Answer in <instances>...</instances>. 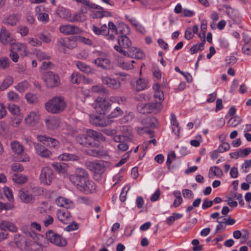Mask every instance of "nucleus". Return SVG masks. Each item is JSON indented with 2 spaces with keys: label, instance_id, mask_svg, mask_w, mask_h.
Listing matches in <instances>:
<instances>
[{
  "label": "nucleus",
  "instance_id": "f257e3e1",
  "mask_svg": "<svg viewBox=\"0 0 251 251\" xmlns=\"http://www.w3.org/2000/svg\"><path fill=\"white\" fill-rule=\"evenodd\" d=\"M36 237L34 231H29L23 234H16L14 236V243L16 246L23 251H30L32 239Z\"/></svg>",
  "mask_w": 251,
  "mask_h": 251
},
{
  "label": "nucleus",
  "instance_id": "f03ea898",
  "mask_svg": "<svg viewBox=\"0 0 251 251\" xmlns=\"http://www.w3.org/2000/svg\"><path fill=\"white\" fill-rule=\"evenodd\" d=\"M46 110L50 113L58 114L65 108L66 104L63 97L56 96L49 100L45 104Z\"/></svg>",
  "mask_w": 251,
  "mask_h": 251
},
{
  "label": "nucleus",
  "instance_id": "7ed1b4c3",
  "mask_svg": "<svg viewBox=\"0 0 251 251\" xmlns=\"http://www.w3.org/2000/svg\"><path fill=\"white\" fill-rule=\"evenodd\" d=\"M163 106L160 102H150L148 103H139L137 105L138 111L143 114L159 112Z\"/></svg>",
  "mask_w": 251,
  "mask_h": 251
},
{
  "label": "nucleus",
  "instance_id": "20e7f679",
  "mask_svg": "<svg viewBox=\"0 0 251 251\" xmlns=\"http://www.w3.org/2000/svg\"><path fill=\"white\" fill-rule=\"evenodd\" d=\"M88 177V173L84 169L77 168L75 170V174L69 176V179L77 187Z\"/></svg>",
  "mask_w": 251,
  "mask_h": 251
},
{
  "label": "nucleus",
  "instance_id": "39448f33",
  "mask_svg": "<svg viewBox=\"0 0 251 251\" xmlns=\"http://www.w3.org/2000/svg\"><path fill=\"white\" fill-rule=\"evenodd\" d=\"M108 26L107 28L108 32H107L106 36H107V39L109 40H114L115 38V35L118 34V31L122 34H124V32L126 33L129 31L128 27L126 25H122L117 27L112 22L108 23Z\"/></svg>",
  "mask_w": 251,
  "mask_h": 251
},
{
  "label": "nucleus",
  "instance_id": "423d86ee",
  "mask_svg": "<svg viewBox=\"0 0 251 251\" xmlns=\"http://www.w3.org/2000/svg\"><path fill=\"white\" fill-rule=\"evenodd\" d=\"M93 106L97 113L104 115L109 111L111 104L105 98L98 97Z\"/></svg>",
  "mask_w": 251,
  "mask_h": 251
},
{
  "label": "nucleus",
  "instance_id": "0eeeda50",
  "mask_svg": "<svg viewBox=\"0 0 251 251\" xmlns=\"http://www.w3.org/2000/svg\"><path fill=\"white\" fill-rule=\"evenodd\" d=\"M55 177V175L51 168L49 167H43L40 175V180L45 185H50Z\"/></svg>",
  "mask_w": 251,
  "mask_h": 251
},
{
  "label": "nucleus",
  "instance_id": "6e6552de",
  "mask_svg": "<svg viewBox=\"0 0 251 251\" xmlns=\"http://www.w3.org/2000/svg\"><path fill=\"white\" fill-rule=\"evenodd\" d=\"M118 130L123 132L122 136L124 138L125 140L129 141L132 140V135L129 132H127V133L125 132V131H128V128L126 126H118L115 129L106 128L104 129L103 132L108 136H114L117 134Z\"/></svg>",
  "mask_w": 251,
  "mask_h": 251
},
{
  "label": "nucleus",
  "instance_id": "1a4fd4ad",
  "mask_svg": "<svg viewBox=\"0 0 251 251\" xmlns=\"http://www.w3.org/2000/svg\"><path fill=\"white\" fill-rule=\"evenodd\" d=\"M46 236L48 240L56 246L64 247L67 245V241L65 238L52 230L47 232Z\"/></svg>",
  "mask_w": 251,
  "mask_h": 251
},
{
  "label": "nucleus",
  "instance_id": "9d476101",
  "mask_svg": "<svg viewBox=\"0 0 251 251\" xmlns=\"http://www.w3.org/2000/svg\"><path fill=\"white\" fill-rule=\"evenodd\" d=\"M40 114L38 111H30L27 113L24 119L25 124L26 126L34 127L39 122Z\"/></svg>",
  "mask_w": 251,
  "mask_h": 251
},
{
  "label": "nucleus",
  "instance_id": "9b49d317",
  "mask_svg": "<svg viewBox=\"0 0 251 251\" xmlns=\"http://www.w3.org/2000/svg\"><path fill=\"white\" fill-rule=\"evenodd\" d=\"M43 80L46 86L50 88L58 86L60 84L59 76L52 72H46L44 75Z\"/></svg>",
  "mask_w": 251,
  "mask_h": 251
},
{
  "label": "nucleus",
  "instance_id": "f8f14e48",
  "mask_svg": "<svg viewBox=\"0 0 251 251\" xmlns=\"http://www.w3.org/2000/svg\"><path fill=\"white\" fill-rule=\"evenodd\" d=\"M100 57L95 59L93 63L98 67L104 69H110L112 68V64L109 57L103 52H100Z\"/></svg>",
  "mask_w": 251,
  "mask_h": 251
},
{
  "label": "nucleus",
  "instance_id": "ddd939ff",
  "mask_svg": "<svg viewBox=\"0 0 251 251\" xmlns=\"http://www.w3.org/2000/svg\"><path fill=\"white\" fill-rule=\"evenodd\" d=\"M85 166L90 171L100 175L102 174L105 170L103 164L97 161H86Z\"/></svg>",
  "mask_w": 251,
  "mask_h": 251
},
{
  "label": "nucleus",
  "instance_id": "4468645a",
  "mask_svg": "<svg viewBox=\"0 0 251 251\" xmlns=\"http://www.w3.org/2000/svg\"><path fill=\"white\" fill-rule=\"evenodd\" d=\"M118 44L119 46H115L114 49L118 52L123 54L124 55H126V51L123 48L126 49L129 48L131 44V41L127 36L122 35L118 39Z\"/></svg>",
  "mask_w": 251,
  "mask_h": 251
},
{
  "label": "nucleus",
  "instance_id": "2eb2a0df",
  "mask_svg": "<svg viewBox=\"0 0 251 251\" xmlns=\"http://www.w3.org/2000/svg\"><path fill=\"white\" fill-rule=\"evenodd\" d=\"M96 188L95 183L89 179V177L77 187L78 190L86 194L93 193L96 190Z\"/></svg>",
  "mask_w": 251,
  "mask_h": 251
},
{
  "label": "nucleus",
  "instance_id": "dca6fc26",
  "mask_svg": "<svg viewBox=\"0 0 251 251\" xmlns=\"http://www.w3.org/2000/svg\"><path fill=\"white\" fill-rule=\"evenodd\" d=\"M90 122L93 125L100 126H107L112 123V121L109 120L107 117L96 115L91 116Z\"/></svg>",
  "mask_w": 251,
  "mask_h": 251
},
{
  "label": "nucleus",
  "instance_id": "f3484780",
  "mask_svg": "<svg viewBox=\"0 0 251 251\" xmlns=\"http://www.w3.org/2000/svg\"><path fill=\"white\" fill-rule=\"evenodd\" d=\"M59 31L65 35L79 34L81 30L77 26L71 25H62L59 27Z\"/></svg>",
  "mask_w": 251,
  "mask_h": 251
},
{
  "label": "nucleus",
  "instance_id": "a211bd4d",
  "mask_svg": "<svg viewBox=\"0 0 251 251\" xmlns=\"http://www.w3.org/2000/svg\"><path fill=\"white\" fill-rule=\"evenodd\" d=\"M34 147L36 153L42 157L50 158L52 155L51 151L40 144L35 143Z\"/></svg>",
  "mask_w": 251,
  "mask_h": 251
},
{
  "label": "nucleus",
  "instance_id": "6ab92c4d",
  "mask_svg": "<svg viewBox=\"0 0 251 251\" xmlns=\"http://www.w3.org/2000/svg\"><path fill=\"white\" fill-rule=\"evenodd\" d=\"M0 40L1 42L3 44L8 43L12 44H13L15 41L11 34L6 28L4 27H2L0 30Z\"/></svg>",
  "mask_w": 251,
  "mask_h": 251
},
{
  "label": "nucleus",
  "instance_id": "aec40b11",
  "mask_svg": "<svg viewBox=\"0 0 251 251\" xmlns=\"http://www.w3.org/2000/svg\"><path fill=\"white\" fill-rule=\"evenodd\" d=\"M42 239H43V237L36 234V237L32 239L30 251H42L45 246L42 243Z\"/></svg>",
  "mask_w": 251,
  "mask_h": 251
},
{
  "label": "nucleus",
  "instance_id": "412c9836",
  "mask_svg": "<svg viewBox=\"0 0 251 251\" xmlns=\"http://www.w3.org/2000/svg\"><path fill=\"white\" fill-rule=\"evenodd\" d=\"M56 214L58 220L64 224H68L70 223L71 215L68 210H58Z\"/></svg>",
  "mask_w": 251,
  "mask_h": 251
},
{
  "label": "nucleus",
  "instance_id": "4be33fe9",
  "mask_svg": "<svg viewBox=\"0 0 251 251\" xmlns=\"http://www.w3.org/2000/svg\"><path fill=\"white\" fill-rule=\"evenodd\" d=\"M76 38H69L66 39H60L58 43L62 46L69 49H73L77 46Z\"/></svg>",
  "mask_w": 251,
  "mask_h": 251
},
{
  "label": "nucleus",
  "instance_id": "5701e85b",
  "mask_svg": "<svg viewBox=\"0 0 251 251\" xmlns=\"http://www.w3.org/2000/svg\"><path fill=\"white\" fill-rule=\"evenodd\" d=\"M101 79L103 84L112 89H117L121 87L120 82L114 78L108 76H102Z\"/></svg>",
  "mask_w": 251,
  "mask_h": 251
},
{
  "label": "nucleus",
  "instance_id": "b1692460",
  "mask_svg": "<svg viewBox=\"0 0 251 251\" xmlns=\"http://www.w3.org/2000/svg\"><path fill=\"white\" fill-rule=\"evenodd\" d=\"M57 159L59 161L77 162L80 160V157L75 154L63 153L58 155Z\"/></svg>",
  "mask_w": 251,
  "mask_h": 251
},
{
  "label": "nucleus",
  "instance_id": "393cba45",
  "mask_svg": "<svg viewBox=\"0 0 251 251\" xmlns=\"http://www.w3.org/2000/svg\"><path fill=\"white\" fill-rule=\"evenodd\" d=\"M56 204L60 207L71 208L74 206L73 202L70 200L62 197H58L55 200Z\"/></svg>",
  "mask_w": 251,
  "mask_h": 251
},
{
  "label": "nucleus",
  "instance_id": "a878e982",
  "mask_svg": "<svg viewBox=\"0 0 251 251\" xmlns=\"http://www.w3.org/2000/svg\"><path fill=\"white\" fill-rule=\"evenodd\" d=\"M148 84L149 82L147 79L139 78L135 81L133 88L136 91H143L147 88Z\"/></svg>",
  "mask_w": 251,
  "mask_h": 251
},
{
  "label": "nucleus",
  "instance_id": "bb28decb",
  "mask_svg": "<svg viewBox=\"0 0 251 251\" xmlns=\"http://www.w3.org/2000/svg\"><path fill=\"white\" fill-rule=\"evenodd\" d=\"M10 146L12 152L16 155L21 154L25 151V147L18 141L14 140L11 141Z\"/></svg>",
  "mask_w": 251,
  "mask_h": 251
},
{
  "label": "nucleus",
  "instance_id": "cd10ccee",
  "mask_svg": "<svg viewBox=\"0 0 251 251\" xmlns=\"http://www.w3.org/2000/svg\"><path fill=\"white\" fill-rule=\"evenodd\" d=\"M20 199L25 203L32 202L34 200V197L27 191L20 190L18 192Z\"/></svg>",
  "mask_w": 251,
  "mask_h": 251
},
{
  "label": "nucleus",
  "instance_id": "c85d7f7f",
  "mask_svg": "<svg viewBox=\"0 0 251 251\" xmlns=\"http://www.w3.org/2000/svg\"><path fill=\"white\" fill-rule=\"evenodd\" d=\"M52 166L59 175L63 176L67 175L68 167L66 164L55 162L52 164Z\"/></svg>",
  "mask_w": 251,
  "mask_h": 251
},
{
  "label": "nucleus",
  "instance_id": "c756f323",
  "mask_svg": "<svg viewBox=\"0 0 251 251\" xmlns=\"http://www.w3.org/2000/svg\"><path fill=\"white\" fill-rule=\"evenodd\" d=\"M46 126L48 129L52 130L56 128L59 125V120L58 118L52 117L45 120Z\"/></svg>",
  "mask_w": 251,
  "mask_h": 251
},
{
  "label": "nucleus",
  "instance_id": "7c9ffc66",
  "mask_svg": "<svg viewBox=\"0 0 251 251\" xmlns=\"http://www.w3.org/2000/svg\"><path fill=\"white\" fill-rule=\"evenodd\" d=\"M0 228L2 230L7 229L11 232L17 231V227L13 223L6 221H2L0 223Z\"/></svg>",
  "mask_w": 251,
  "mask_h": 251
},
{
  "label": "nucleus",
  "instance_id": "2f4dec72",
  "mask_svg": "<svg viewBox=\"0 0 251 251\" xmlns=\"http://www.w3.org/2000/svg\"><path fill=\"white\" fill-rule=\"evenodd\" d=\"M86 135L90 139V141H91V139L100 141H104L105 140L104 137L100 133L91 129H88L87 130Z\"/></svg>",
  "mask_w": 251,
  "mask_h": 251
},
{
  "label": "nucleus",
  "instance_id": "473e14b6",
  "mask_svg": "<svg viewBox=\"0 0 251 251\" xmlns=\"http://www.w3.org/2000/svg\"><path fill=\"white\" fill-rule=\"evenodd\" d=\"M14 82V78L11 75H7L0 84V91H3L9 88Z\"/></svg>",
  "mask_w": 251,
  "mask_h": 251
},
{
  "label": "nucleus",
  "instance_id": "72a5a7b5",
  "mask_svg": "<svg viewBox=\"0 0 251 251\" xmlns=\"http://www.w3.org/2000/svg\"><path fill=\"white\" fill-rule=\"evenodd\" d=\"M130 55L137 59H142L145 57L144 52L140 49L135 47H131L129 50Z\"/></svg>",
  "mask_w": 251,
  "mask_h": 251
},
{
  "label": "nucleus",
  "instance_id": "f704fd0d",
  "mask_svg": "<svg viewBox=\"0 0 251 251\" xmlns=\"http://www.w3.org/2000/svg\"><path fill=\"white\" fill-rule=\"evenodd\" d=\"M77 68L81 71L87 74H93L94 72L93 70L92 69L90 66L87 65L85 63L77 61L75 63Z\"/></svg>",
  "mask_w": 251,
  "mask_h": 251
},
{
  "label": "nucleus",
  "instance_id": "c9c22d12",
  "mask_svg": "<svg viewBox=\"0 0 251 251\" xmlns=\"http://www.w3.org/2000/svg\"><path fill=\"white\" fill-rule=\"evenodd\" d=\"M171 122L173 131L176 135L178 136L180 132V126L176 120V118L174 113L171 114Z\"/></svg>",
  "mask_w": 251,
  "mask_h": 251
},
{
  "label": "nucleus",
  "instance_id": "e433bc0d",
  "mask_svg": "<svg viewBox=\"0 0 251 251\" xmlns=\"http://www.w3.org/2000/svg\"><path fill=\"white\" fill-rule=\"evenodd\" d=\"M76 141L84 146H92V143L86 135L79 134L76 136Z\"/></svg>",
  "mask_w": 251,
  "mask_h": 251
},
{
  "label": "nucleus",
  "instance_id": "4c0bfd02",
  "mask_svg": "<svg viewBox=\"0 0 251 251\" xmlns=\"http://www.w3.org/2000/svg\"><path fill=\"white\" fill-rule=\"evenodd\" d=\"M87 19L86 15L80 12L75 13L70 17L69 21L71 22H79L82 23L85 21Z\"/></svg>",
  "mask_w": 251,
  "mask_h": 251
},
{
  "label": "nucleus",
  "instance_id": "58836bf2",
  "mask_svg": "<svg viewBox=\"0 0 251 251\" xmlns=\"http://www.w3.org/2000/svg\"><path fill=\"white\" fill-rule=\"evenodd\" d=\"M40 8L37 6L35 8V11L37 13L38 20L43 24H47L49 21V17L47 13L44 12H39Z\"/></svg>",
  "mask_w": 251,
  "mask_h": 251
},
{
  "label": "nucleus",
  "instance_id": "ea45409f",
  "mask_svg": "<svg viewBox=\"0 0 251 251\" xmlns=\"http://www.w3.org/2000/svg\"><path fill=\"white\" fill-rule=\"evenodd\" d=\"M29 86V83L26 80H24L16 85L14 86V88L19 92L23 93L27 90Z\"/></svg>",
  "mask_w": 251,
  "mask_h": 251
},
{
  "label": "nucleus",
  "instance_id": "a19ab883",
  "mask_svg": "<svg viewBox=\"0 0 251 251\" xmlns=\"http://www.w3.org/2000/svg\"><path fill=\"white\" fill-rule=\"evenodd\" d=\"M107 26L105 24L102 25L100 27H98L96 25H93L92 26V30L96 35H106Z\"/></svg>",
  "mask_w": 251,
  "mask_h": 251
},
{
  "label": "nucleus",
  "instance_id": "79ce46f5",
  "mask_svg": "<svg viewBox=\"0 0 251 251\" xmlns=\"http://www.w3.org/2000/svg\"><path fill=\"white\" fill-rule=\"evenodd\" d=\"M12 180L19 184H23L28 181L27 177L22 174H15L13 176Z\"/></svg>",
  "mask_w": 251,
  "mask_h": 251
},
{
  "label": "nucleus",
  "instance_id": "37998d69",
  "mask_svg": "<svg viewBox=\"0 0 251 251\" xmlns=\"http://www.w3.org/2000/svg\"><path fill=\"white\" fill-rule=\"evenodd\" d=\"M19 21V18L17 15L15 14L10 15L8 16L4 21V23L10 26H15Z\"/></svg>",
  "mask_w": 251,
  "mask_h": 251
},
{
  "label": "nucleus",
  "instance_id": "c03bdc74",
  "mask_svg": "<svg viewBox=\"0 0 251 251\" xmlns=\"http://www.w3.org/2000/svg\"><path fill=\"white\" fill-rule=\"evenodd\" d=\"M251 152V148H248L244 149H239L236 152L231 153L230 155H232L233 154L236 155V158L238 157H245Z\"/></svg>",
  "mask_w": 251,
  "mask_h": 251
},
{
  "label": "nucleus",
  "instance_id": "a18cd8bd",
  "mask_svg": "<svg viewBox=\"0 0 251 251\" xmlns=\"http://www.w3.org/2000/svg\"><path fill=\"white\" fill-rule=\"evenodd\" d=\"M9 111L13 115L19 117L21 114L20 107L15 104H9L7 105Z\"/></svg>",
  "mask_w": 251,
  "mask_h": 251
},
{
  "label": "nucleus",
  "instance_id": "49530a36",
  "mask_svg": "<svg viewBox=\"0 0 251 251\" xmlns=\"http://www.w3.org/2000/svg\"><path fill=\"white\" fill-rule=\"evenodd\" d=\"M51 34L47 31L42 32L39 36L40 41L46 44H49L51 42Z\"/></svg>",
  "mask_w": 251,
  "mask_h": 251
},
{
  "label": "nucleus",
  "instance_id": "de8ad7c7",
  "mask_svg": "<svg viewBox=\"0 0 251 251\" xmlns=\"http://www.w3.org/2000/svg\"><path fill=\"white\" fill-rule=\"evenodd\" d=\"M25 99L29 104H35L38 101L36 94L32 93H27L25 95Z\"/></svg>",
  "mask_w": 251,
  "mask_h": 251
},
{
  "label": "nucleus",
  "instance_id": "09e8293b",
  "mask_svg": "<svg viewBox=\"0 0 251 251\" xmlns=\"http://www.w3.org/2000/svg\"><path fill=\"white\" fill-rule=\"evenodd\" d=\"M123 113V110L120 107H117L110 113L107 118L109 120L111 118H115L121 116Z\"/></svg>",
  "mask_w": 251,
  "mask_h": 251
},
{
  "label": "nucleus",
  "instance_id": "8fccbe9b",
  "mask_svg": "<svg viewBox=\"0 0 251 251\" xmlns=\"http://www.w3.org/2000/svg\"><path fill=\"white\" fill-rule=\"evenodd\" d=\"M7 99L9 101L17 102L20 100L19 95L15 92L13 91H9L7 94Z\"/></svg>",
  "mask_w": 251,
  "mask_h": 251
},
{
  "label": "nucleus",
  "instance_id": "3c124183",
  "mask_svg": "<svg viewBox=\"0 0 251 251\" xmlns=\"http://www.w3.org/2000/svg\"><path fill=\"white\" fill-rule=\"evenodd\" d=\"M205 43V40L203 39L201 43L193 45L190 49L191 53L194 54L198 52L199 50H203Z\"/></svg>",
  "mask_w": 251,
  "mask_h": 251
},
{
  "label": "nucleus",
  "instance_id": "603ef678",
  "mask_svg": "<svg viewBox=\"0 0 251 251\" xmlns=\"http://www.w3.org/2000/svg\"><path fill=\"white\" fill-rule=\"evenodd\" d=\"M10 62L9 59L6 57H2L0 58V69L5 70L10 66Z\"/></svg>",
  "mask_w": 251,
  "mask_h": 251
},
{
  "label": "nucleus",
  "instance_id": "864d4df0",
  "mask_svg": "<svg viewBox=\"0 0 251 251\" xmlns=\"http://www.w3.org/2000/svg\"><path fill=\"white\" fill-rule=\"evenodd\" d=\"M35 54L37 58L40 61L49 60L50 58V57L46 53L40 50H36Z\"/></svg>",
  "mask_w": 251,
  "mask_h": 251
},
{
  "label": "nucleus",
  "instance_id": "5fc2aeb1",
  "mask_svg": "<svg viewBox=\"0 0 251 251\" xmlns=\"http://www.w3.org/2000/svg\"><path fill=\"white\" fill-rule=\"evenodd\" d=\"M211 173H213L214 176L217 177H221L223 175L222 170L217 166L210 167L209 173V176Z\"/></svg>",
  "mask_w": 251,
  "mask_h": 251
},
{
  "label": "nucleus",
  "instance_id": "6e6d98bb",
  "mask_svg": "<svg viewBox=\"0 0 251 251\" xmlns=\"http://www.w3.org/2000/svg\"><path fill=\"white\" fill-rule=\"evenodd\" d=\"M3 193L5 197L9 201H13L14 200L13 193L11 189L8 187L3 188Z\"/></svg>",
  "mask_w": 251,
  "mask_h": 251
},
{
  "label": "nucleus",
  "instance_id": "4d7b16f0",
  "mask_svg": "<svg viewBox=\"0 0 251 251\" xmlns=\"http://www.w3.org/2000/svg\"><path fill=\"white\" fill-rule=\"evenodd\" d=\"M15 208L14 204L9 203H3L0 202V212L2 210H11Z\"/></svg>",
  "mask_w": 251,
  "mask_h": 251
},
{
  "label": "nucleus",
  "instance_id": "13d9d810",
  "mask_svg": "<svg viewBox=\"0 0 251 251\" xmlns=\"http://www.w3.org/2000/svg\"><path fill=\"white\" fill-rule=\"evenodd\" d=\"M135 61L134 60H132L131 63L123 61L119 63V66L125 70H131L134 68V66L133 65V63H134Z\"/></svg>",
  "mask_w": 251,
  "mask_h": 251
},
{
  "label": "nucleus",
  "instance_id": "bf43d9fd",
  "mask_svg": "<svg viewBox=\"0 0 251 251\" xmlns=\"http://www.w3.org/2000/svg\"><path fill=\"white\" fill-rule=\"evenodd\" d=\"M46 146L50 148L57 149L59 147V143L56 139L50 138L49 142L47 144Z\"/></svg>",
  "mask_w": 251,
  "mask_h": 251
},
{
  "label": "nucleus",
  "instance_id": "052dcab7",
  "mask_svg": "<svg viewBox=\"0 0 251 251\" xmlns=\"http://www.w3.org/2000/svg\"><path fill=\"white\" fill-rule=\"evenodd\" d=\"M226 13L230 18L234 20L236 18L237 11L230 6H226Z\"/></svg>",
  "mask_w": 251,
  "mask_h": 251
},
{
  "label": "nucleus",
  "instance_id": "680f3d73",
  "mask_svg": "<svg viewBox=\"0 0 251 251\" xmlns=\"http://www.w3.org/2000/svg\"><path fill=\"white\" fill-rule=\"evenodd\" d=\"M241 122V118L238 116H235L230 118L228 122L230 126L234 127L239 124Z\"/></svg>",
  "mask_w": 251,
  "mask_h": 251
},
{
  "label": "nucleus",
  "instance_id": "e2e57ef3",
  "mask_svg": "<svg viewBox=\"0 0 251 251\" xmlns=\"http://www.w3.org/2000/svg\"><path fill=\"white\" fill-rule=\"evenodd\" d=\"M17 50L21 51L22 53L25 56H27L28 54L27 47L24 44H19L16 45Z\"/></svg>",
  "mask_w": 251,
  "mask_h": 251
},
{
  "label": "nucleus",
  "instance_id": "0e129e2a",
  "mask_svg": "<svg viewBox=\"0 0 251 251\" xmlns=\"http://www.w3.org/2000/svg\"><path fill=\"white\" fill-rule=\"evenodd\" d=\"M201 31L202 32V33L201 34H200L199 37L201 38L205 39V32L207 29V23L206 21L203 20L201 21Z\"/></svg>",
  "mask_w": 251,
  "mask_h": 251
},
{
  "label": "nucleus",
  "instance_id": "69168bd1",
  "mask_svg": "<svg viewBox=\"0 0 251 251\" xmlns=\"http://www.w3.org/2000/svg\"><path fill=\"white\" fill-rule=\"evenodd\" d=\"M130 189V186H126L123 189L120 196V199L121 201L124 202L126 201V194Z\"/></svg>",
  "mask_w": 251,
  "mask_h": 251
},
{
  "label": "nucleus",
  "instance_id": "338daca9",
  "mask_svg": "<svg viewBox=\"0 0 251 251\" xmlns=\"http://www.w3.org/2000/svg\"><path fill=\"white\" fill-rule=\"evenodd\" d=\"M230 148V145L226 142H224L218 148L217 150L220 152H224L228 151Z\"/></svg>",
  "mask_w": 251,
  "mask_h": 251
},
{
  "label": "nucleus",
  "instance_id": "774afa93",
  "mask_svg": "<svg viewBox=\"0 0 251 251\" xmlns=\"http://www.w3.org/2000/svg\"><path fill=\"white\" fill-rule=\"evenodd\" d=\"M242 52L244 54L251 55V44L248 45H243L242 48Z\"/></svg>",
  "mask_w": 251,
  "mask_h": 251
}]
</instances>
